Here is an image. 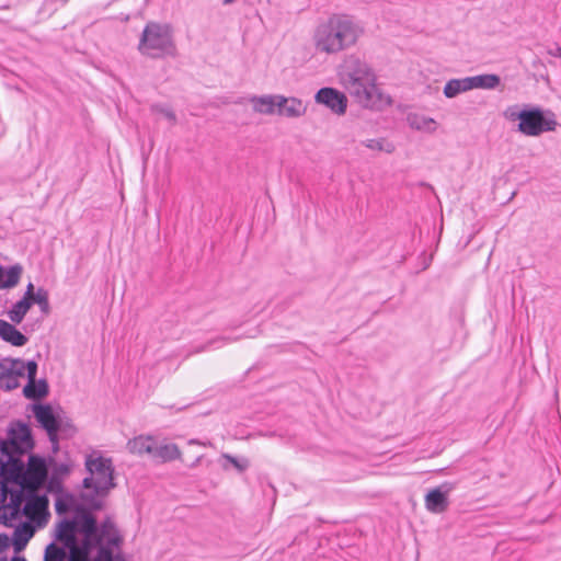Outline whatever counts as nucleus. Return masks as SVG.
Masks as SVG:
<instances>
[{"label":"nucleus","instance_id":"nucleus-1","mask_svg":"<svg viewBox=\"0 0 561 561\" xmlns=\"http://www.w3.org/2000/svg\"><path fill=\"white\" fill-rule=\"evenodd\" d=\"M341 83L362 107L381 111L391 105V98L377 84L374 69L357 56H350L341 72Z\"/></svg>","mask_w":561,"mask_h":561},{"label":"nucleus","instance_id":"nucleus-2","mask_svg":"<svg viewBox=\"0 0 561 561\" xmlns=\"http://www.w3.org/2000/svg\"><path fill=\"white\" fill-rule=\"evenodd\" d=\"M364 33V26L355 18L332 14L313 30L312 46L317 54L337 55L354 47Z\"/></svg>","mask_w":561,"mask_h":561},{"label":"nucleus","instance_id":"nucleus-3","mask_svg":"<svg viewBox=\"0 0 561 561\" xmlns=\"http://www.w3.org/2000/svg\"><path fill=\"white\" fill-rule=\"evenodd\" d=\"M138 50L144 56L154 59L175 57L176 46L170 25L156 22L148 23L142 31Z\"/></svg>","mask_w":561,"mask_h":561},{"label":"nucleus","instance_id":"nucleus-4","mask_svg":"<svg viewBox=\"0 0 561 561\" xmlns=\"http://www.w3.org/2000/svg\"><path fill=\"white\" fill-rule=\"evenodd\" d=\"M34 442L31 428L23 422L11 424L8 439H0V472H3L9 465H15L21 455L32 450Z\"/></svg>","mask_w":561,"mask_h":561},{"label":"nucleus","instance_id":"nucleus-5","mask_svg":"<svg viewBox=\"0 0 561 561\" xmlns=\"http://www.w3.org/2000/svg\"><path fill=\"white\" fill-rule=\"evenodd\" d=\"M511 117L518 119V130L530 137H537L545 131H552L558 125L553 112L543 111L538 106L512 112Z\"/></svg>","mask_w":561,"mask_h":561},{"label":"nucleus","instance_id":"nucleus-6","mask_svg":"<svg viewBox=\"0 0 561 561\" xmlns=\"http://www.w3.org/2000/svg\"><path fill=\"white\" fill-rule=\"evenodd\" d=\"M85 468L89 476L83 479L84 489L92 490L95 494L101 495L114 488V468L111 459L89 455L85 458Z\"/></svg>","mask_w":561,"mask_h":561},{"label":"nucleus","instance_id":"nucleus-7","mask_svg":"<svg viewBox=\"0 0 561 561\" xmlns=\"http://www.w3.org/2000/svg\"><path fill=\"white\" fill-rule=\"evenodd\" d=\"M106 528V526H104ZM83 535V539L81 542L88 543V556L89 558H93L98 553L99 547H107L114 553V548H118L121 538L116 535H111L106 539V545L103 543L105 529L102 530V535H98V527L95 519L90 515H84L82 518L81 525H79V529Z\"/></svg>","mask_w":561,"mask_h":561},{"label":"nucleus","instance_id":"nucleus-8","mask_svg":"<svg viewBox=\"0 0 561 561\" xmlns=\"http://www.w3.org/2000/svg\"><path fill=\"white\" fill-rule=\"evenodd\" d=\"M79 524L73 519L61 520L56 528L55 538L61 542L65 548H68L69 557L76 553L81 561H90L92 558L88 556V543H79L77 540V533Z\"/></svg>","mask_w":561,"mask_h":561},{"label":"nucleus","instance_id":"nucleus-9","mask_svg":"<svg viewBox=\"0 0 561 561\" xmlns=\"http://www.w3.org/2000/svg\"><path fill=\"white\" fill-rule=\"evenodd\" d=\"M314 102L329 108L335 115H344L347 110V96L335 88H321L314 94Z\"/></svg>","mask_w":561,"mask_h":561},{"label":"nucleus","instance_id":"nucleus-10","mask_svg":"<svg viewBox=\"0 0 561 561\" xmlns=\"http://www.w3.org/2000/svg\"><path fill=\"white\" fill-rule=\"evenodd\" d=\"M33 412L36 421L47 432L53 445H57V433L60 430L61 421L54 413L53 408L49 404H34Z\"/></svg>","mask_w":561,"mask_h":561},{"label":"nucleus","instance_id":"nucleus-11","mask_svg":"<svg viewBox=\"0 0 561 561\" xmlns=\"http://www.w3.org/2000/svg\"><path fill=\"white\" fill-rule=\"evenodd\" d=\"M37 363L27 362V383L23 389V394L27 399L38 400L47 396L48 383L45 379L36 380Z\"/></svg>","mask_w":561,"mask_h":561},{"label":"nucleus","instance_id":"nucleus-12","mask_svg":"<svg viewBox=\"0 0 561 561\" xmlns=\"http://www.w3.org/2000/svg\"><path fill=\"white\" fill-rule=\"evenodd\" d=\"M451 489V484L444 483L427 492L424 499L426 510L434 514L445 512L449 504L448 494Z\"/></svg>","mask_w":561,"mask_h":561},{"label":"nucleus","instance_id":"nucleus-13","mask_svg":"<svg viewBox=\"0 0 561 561\" xmlns=\"http://www.w3.org/2000/svg\"><path fill=\"white\" fill-rule=\"evenodd\" d=\"M307 105L298 98H287L279 94L277 102V115L287 118H298L306 114Z\"/></svg>","mask_w":561,"mask_h":561},{"label":"nucleus","instance_id":"nucleus-14","mask_svg":"<svg viewBox=\"0 0 561 561\" xmlns=\"http://www.w3.org/2000/svg\"><path fill=\"white\" fill-rule=\"evenodd\" d=\"M279 94H265V95H253L249 99L252 105V110L255 113L263 115L277 114V102Z\"/></svg>","mask_w":561,"mask_h":561},{"label":"nucleus","instance_id":"nucleus-15","mask_svg":"<svg viewBox=\"0 0 561 561\" xmlns=\"http://www.w3.org/2000/svg\"><path fill=\"white\" fill-rule=\"evenodd\" d=\"M182 453L176 444L164 443L158 444L154 442L152 459L159 462H170L173 460L181 459Z\"/></svg>","mask_w":561,"mask_h":561},{"label":"nucleus","instance_id":"nucleus-16","mask_svg":"<svg viewBox=\"0 0 561 561\" xmlns=\"http://www.w3.org/2000/svg\"><path fill=\"white\" fill-rule=\"evenodd\" d=\"M0 337L13 346H24L27 337L22 334L12 323L0 319Z\"/></svg>","mask_w":561,"mask_h":561},{"label":"nucleus","instance_id":"nucleus-17","mask_svg":"<svg viewBox=\"0 0 561 561\" xmlns=\"http://www.w3.org/2000/svg\"><path fill=\"white\" fill-rule=\"evenodd\" d=\"M27 373V363L20 358H2L0 360L1 376H14L22 378Z\"/></svg>","mask_w":561,"mask_h":561},{"label":"nucleus","instance_id":"nucleus-18","mask_svg":"<svg viewBox=\"0 0 561 561\" xmlns=\"http://www.w3.org/2000/svg\"><path fill=\"white\" fill-rule=\"evenodd\" d=\"M156 439L152 436L139 435L127 443V449L135 455L148 454L152 457Z\"/></svg>","mask_w":561,"mask_h":561},{"label":"nucleus","instance_id":"nucleus-19","mask_svg":"<svg viewBox=\"0 0 561 561\" xmlns=\"http://www.w3.org/2000/svg\"><path fill=\"white\" fill-rule=\"evenodd\" d=\"M23 268L20 264L10 267L0 266V289L15 287L21 278Z\"/></svg>","mask_w":561,"mask_h":561},{"label":"nucleus","instance_id":"nucleus-20","mask_svg":"<svg viewBox=\"0 0 561 561\" xmlns=\"http://www.w3.org/2000/svg\"><path fill=\"white\" fill-rule=\"evenodd\" d=\"M408 122L411 128L431 134L437 128V123L433 118L424 115H409Z\"/></svg>","mask_w":561,"mask_h":561},{"label":"nucleus","instance_id":"nucleus-21","mask_svg":"<svg viewBox=\"0 0 561 561\" xmlns=\"http://www.w3.org/2000/svg\"><path fill=\"white\" fill-rule=\"evenodd\" d=\"M32 307V301L27 300V298H23L16 301L12 308L8 311V317L12 323L20 324L26 313L30 311Z\"/></svg>","mask_w":561,"mask_h":561},{"label":"nucleus","instance_id":"nucleus-22","mask_svg":"<svg viewBox=\"0 0 561 561\" xmlns=\"http://www.w3.org/2000/svg\"><path fill=\"white\" fill-rule=\"evenodd\" d=\"M469 91L466 78L450 79L446 82L443 93L447 99H453L460 93Z\"/></svg>","mask_w":561,"mask_h":561},{"label":"nucleus","instance_id":"nucleus-23","mask_svg":"<svg viewBox=\"0 0 561 561\" xmlns=\"http://www.w3.org/2000/svg\"><path fill=\"white\" fill-rule=\"evenodd\" d=\"M47 500L45 496H31L27 499L24 505V513L27 516L39 515L43 511L46 510Z\"/></svg>","mask_w":561,"mask_h":561},{"label":"nucleus","instance_id":"nucleus-24","mask_svg":"<svg viewBox=\"0 0 561 561\" xmlns=\"http://www.w3.org/2000/svg\"><path fill=\"white\" fill-rule=\"evenodd\" d=\"M65 546L60 547L55 542L49 543L45 549L44 561H68L69 552Z\"/></svg>","mask_w":561,"mask_h":561},{"label":"nucleus","instance_id":"nucleus-25","mask_svg":"<svg viewBox=\"0 0 561 561\" xmlns=\"http://www.w3.org/2000/svg\"><path fill=\"white\" fill-rule=\"evenodd\" d=\"M468 89H491V75L466 77Z\"/></svg>","mask_w":561,"mask_h":561},{"label":"nucleus","instance_id":"nucleus-26","mask_svg":"<svg viewBox=\"0 0 561 561\" xmlns=\"http://www.w3.org/2000/svg\"><path fill=\"white\" fill-rule=\"evenodd\" d=\"M32 536H33V531L30 527H25L23 529H16L13 535L14 549L16 551L22 550L26 546L27 541L30 540V538Z\"/></svg>","mask_w":561,"mask_h":561},{"label":"nucleus","instance_id":"nucleus-27","mask_svg":"<svg viewBox=\"0 0 561 561\" xmlns=\"http://www.w3.org/2000/svg\"><path fill=\"white\" fill-rule=\"evenodd\" d=\"M31 301H32V305H34V304L38 305L41 311L44 314L49 313L50 306H49L48 291L46 289H44L42 287L38 288L36 290L35 296L31 299Z\"/></svg>","mask_w":561,"mask_h":561},{"label":"nucleus","instance_id":"nucleus-28","mask_svg":"<svg viewBox=\"0 0 561 561\" xmlns=\"http://www.w3.org/2000/svg\"><path fill=\"white\" fill-rule=\"evenodd\" d=\"M363 145L371 150L386 151L391 153L394 150L393 145L386 142L383 139H367L363 141Z\"/></svg>","mask_w":561,"mask_h":561},{"label":"nucleus","instance_id":"nucleus-29","mask_svg":"<svg viewBox=\"0 0 561 561\" xmlns=\"http://www.w3.org/2000/svg\"><path fill=\"white\" fill-rule=\"evenodd\" d=\"M233 341H236V339L226 337V336L216 337V339L209 340L206 344L198 346L194 351V353L205 352V351L211 348L213 346L220 347V346L231 343Z\"/></svg>","mask_w":561,"mask_h":561},{"label":"nucleus","instance_id":"nucleus-30","mask_svg":"<svg viewBox=\"0 0 561 561\" xmlns=\"http://www.w3.org/2000/svg\"><path fill=\"white\" fill-rule=\"evenodd\" d=\"M34 457H31V468L30 472L35 476L37 481H43L47 474L45 463L39 460L38 463L34 465Z\"/></svg>","mask_w":561,"mask_h":561},{"label":"nucleus","instance_id":"nucleus-31","mask_svg":"<svg viewBox=\"0 0 561 561\" xmlns=\"http://www.w3.org/2000/svg\"><path fill=\"white\" fill-rule=\"evenodd\" d=\"M222 458L229 461L239 472H243L249 467L248 459H238L229 454H224Z\"/></svg>","mask_w":561,"mask_h":561},{"label":"nucleus","instance_id":"nucleus-32","mask_svg":"<svg viewBox=\"0 0 561 561\" xmlns=\"http://www.w3.org/2000/svg\"><path fill=\"white\" fill-rule=\"evenodd\" d=\"M152 111L161 114L164 118H167L172 124H175L176 115L170 107L157 104V105L152 106Z\"/></svg>","mask_w":561,"mask_h":561},{"label":"nucleus","instance_id":"nucleus-33","mask_svg":"<svg viewBox=\"0 0 561 561\" xmlns=\"http://www.w3.org/2000/svg\"><path fill=\"white\" fill-rule=\"evenodd\" d=\"M101 561H126L122 553H114L110 548L101 558Z\"/></svg>","mask_w":561,"mask_h":561},{"label":"nucleus","instance_id":"nucleus-34","mask_svg":"<svg viewBox=\"0 0 561 561\" xmlns=\"http://www.w3.org/2000/svg\"><path fill=\"white\" fill-rule=\"evenodd\" d=\"M36 291H34V285L32 283H28L26 286V290L23 295V298H27V300H31L35 296Z\"/></svg>","mask_w":561,"mask_h":561},{"label":"nucleus","instance_id":"nucleus-35","mask_svg":"<svg viewBox=\"0 0 561 561\" xmlns=\"http://www.w3.org/2000/svg\"><path fill=\"white\" fill-rule=\"evenodd\" d=\"M57 513L61 514L67 511V505L61 500H58L55 504Z\"/></svg>","mask_w":561,"mask_h":561},{"label":"nucleus","instance_id":"nucleus-36","mask_svg":"<svg viewBox=\"0 0 561 561\" xmlns=\"http://www.w3.org/2000/svg\"><path fill=\"white\" fill-rule=\"evenodd\" d=\"M548 54L553 57L561 58V47L554 46L548 50Z\"/></svg>","mask_w":561,"mask_h":561},{"label":"nucleus","instance_id":"nucleus-37","mask_svg":"<svg viewBox=\"0 0 561 561\" xmlns=\"http://www.w3.org/2000/svg\"><path fill=\"white\" fill-rule=\"evenodd\" d=\"M188 445H201V446H207L209 445V443H204V442H201L198 439H190L188 440Z\"/></svg>","mask_w":561,"mask_h":561},{"label":"nucleus","instance_id":"nucleus-38","mask_svg":"<svg viewBox=\"0 0 561 561\" xmlns=\"http://www.w3.org/2000/svg\"><path fill=\"white\" fill-rule=\"evenodd\" d=\"M500 84V77L493 75V89H495Z\"/></svg>","mask_w":561,"mask_h":561},{"label":"nucleus","instance_id":"nucleus-39","mask_svg":"<svg viewBox=\"0 0 561 561\" xmlns=\"http://www.w3.org/2000/svg\"><path fill=\"white\" fill-rule=\"evenodd\" d=\"M202 458H203V456H198V457L196 458V460L193 462L192 467L197 466V465L201 462Z\"/></svg>","mask_w":561,"mask_h":561},{"label":"nucleus","instance_id":"nucleus-40","mask_svg":"<svg viewBox=\"0 0 561 561\" xmlns=\"http://www.w3.org/2000/svg\"><path fill=\"white\" fill-rule=\"evenodd\" d=\"M12 561H26L24 558L14 557Z\"/></svg>","mask_w":561,"mask_h":561},{"label":"nucleus","instance_id":"nucleus-41","mask_svg":"<svg viewBox=\"0 0 561 561\" xmlns=\"http://www.w3.org/2000/svg\"><path fill=\"white\" fill-rule=\"evenodd\" d=\"M233 1H234V0H224V3H225V4H230V3H232Z\"/></svg>","mask_w":561,"mask_h":561}]
</instances>
